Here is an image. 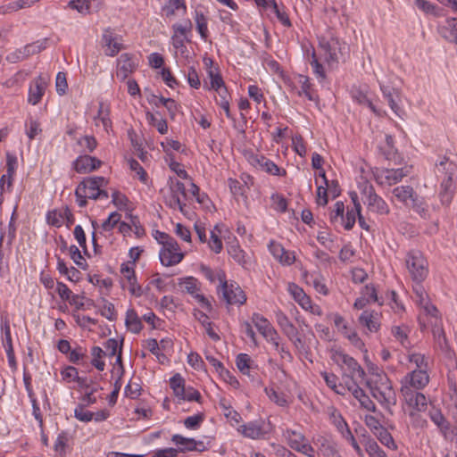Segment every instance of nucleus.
<instances>
[{"instance_id":"nucleus-1","label":"nucleus","mask_w":457,"mask_h":457,"mask_svg":"<svg viewBox=\"0 0 457 457\" xmlns=\"http://www.w3.org/2000/svg\"><path fill=\"white\" fill-rule=\"evenodd\" d=\"M436 174L441 179L439 198L442 204L448 206L455 195L457 181V165L447 157H442L436 162Z\"/></svg>"},{"instance_id":"nucleus-2","label":"nucleus","mask_w":457,"mask_h":457,"mask_svg":"<svg viewBox=\"0 0 457 457\" xmlns=\"http://www.w3.org/2000/svg\"><path fill=\"white\" fill-rule=\"evenodd\" d=\"M372 396L385 408L389 410L396 403V395L386 374L376 375L375 380L368 381Z\"/></svg>"},{"instance_id":"nucleus-3","label":"nucleus","mask_w":457,"mask_h":457,"mask_svg":"<svg viewBox=\"0 0 457 457\" xmlns=\"http://www.w3.org/2000/svg\"><path fill=\"white\" fill-rule=\"evenodd\" d=\"M330 359L342 370V378H364L365 371L357 361L340 348L330 350Z\"/></svg>"},{"instance_id":"nucleus-4","label":"nucleus","mask_w":457,"mask_h":457,"mask_svg":"<svg viewBox=\"0 0 457 457\" xmlns=\"http://www.w3.org/2000/svg\"><path fill=\"white\" fill-rule=\"evenodd\" d=\"M405 265L411 279L415 283H422L428 275V262L419 250H411L405 257Z\"/></svg>"},{"instance_id":"nucleus-5","label":"nucleus","mask_w":457,"mask_h":457,"mask_svg":"<svg viewBox=\"0 0 457 457\" xmlns=\"http://www.w3.org/2000/svg\"><path fill=\"white\" fill-rule=\"evenodd\" d=\"M359 189L363 196L364 204L368 205V208L371 212L381 215L389 213L390 209L388 204L376 193L372 184L369 181L359 182Z\"/></svg>"},{"instance_id":"nucleus-6","label":"nucleus","mask_w":457,"mask_h":457,"mask_svg":"<svg viewBox=\"0 0 457 457\" xmlns=\"http://www.w3.org/2000/svg\"><path fill=\"white\" fill-rule=\"evenodd\" d=\"M282 436L288 446L307 457H315V448L310 444L306 436L300 431L292 428H287L283 431Z\"/></svg>"},{"instance_id":"nucleus-7","label":"nucleus","mask_w":457,"mask_h":457,"mask_svg":"<svg viewBox=\"0 0 457 457\" xmlns=\"http://www.w3.org/2000/svg\"><path fill=\"white\" fill-rule=\"evenodd\" d=\"M429 381L428 370H412L402 378L400 390L422 391Z\"/></svg>"},{"instance_id":"nucleus-8","label":"nucleus","mask_w":457,"mask_h":457,"mask_svg":"<svg viewBox=\"0 0 457 457\" xmlns=\"http://www.w3.org/2000/svg\"><path fill=\"white\" fill-rule=\"evenodd\" d=\"M179 286L181 289L189 294L206 312H211L212 305L208 298H206L201 291V283L194 277H186L179 278Z\"/></svg>"},{"instance_id":"nucleus-9","label":"nucleus","mask_w":457,"mask_h":457,"mask_svg":"<svg viewBox=\"0 0 457 457\" xmlns=\"http://www.w3.org/2000/svg\"><path fill=\"white\" fill-rule=\"evenodd\" d=\"M107 184L108 180L104 177L95 176L85 179L78 186L83 187L89 199L97 200L109 197L108 192L104 189Z\"/></svg>"},{"instance_id":"nucleus-10","label":"nucleus","mask_w":457,"mask_h":457,"mask_svg":"<svg viewBox=\"0 0 457 457\" xmlns=\"http://www.w3.org/2000/svg\"><path fill=\"white\" fill-rule=\"evenodd\" d=\"M403 400L408 408L409 416L416 412H424L428 409V398L421 391L400 390Z\"/></svg>"},{"instance_id":"nucleus-11","label":"nucleus","mask_w":457,"mask_h":457,"mask_svg":"<svg viewBox=\"0 0 457 457\" xmlns=\"http://www.w3.org/2000/svg\"><path fill=\"white\" fill-rule=\"evenodd\" d=\"M165 243V246H162L159 253L161 263L166 267L179 264L185 254L181 252L178 242L175 239H170Z\"/></svg>"},{"instance_id":"nucleus-12","label":"nucleus","mask_w":457,"mask_h":457,"mask_svg":"<svg viewBox=\"0 0 457 457\" xmlns=\"http://www.w3.org/2000/svg\"><path fill=\"white\" fill-rule=\"evenodd\" d=\"M138 67V60L133 54L123 53L117 59L116 76L120 81L127 79Z\"/></svg>"},{"instance_id":"nucleus-13","label":"nucleus","mask_w":457,"mask_h":457,"mask_svg":"<svg viewBox=\"0 0 457 457\" xmlns=\"http://www.w3.org/2000/svg\"><path fill=\"white\" fill-rule=\"evenodd\" d=\"M410 172L411 168L409 167L384 169L375 174V179L380 185L393 186L402 181Z\"/></svg>"},{"instance_id":"nucleus-14","label":"nucleus","mask_w":457,"mask_h":457,"mask_svg":"<svg viewBox=\"0 0 457 457\" xmlns=\"http://www.w3.org/2000/svg\"><path fill=\"white\" fill-rule=\"evenodd\" d=\"M49 78L46 75L40 74L35 78L29 87L28 103L32 105L38 104L47 87Z\"/></svg>"},{"instance_id":"nucleus-15","label":"nucleus","mask_w":457,"mask_h":457,"mask_svg":"<svg viewBox=\"0 0 457 457\" xmlns=\"http://www.w3.org/2000/svg\"><path fill=\"white\" fill-rule=\"evenodd\" d=\"M312 443L317 455L337 457L340 454L337 449L336 442L328 436H315L312 437Z\"/></svg>"},{"instance_id":"nucleus-16","label":"nucleus","mask_w":457,"mask_h":457,"mask_svg":"<svg viewBox=\"0 0 457 457\" xmlns=\"http://www.w3.org/2000/svg\"><path fill=\"white\" fill-rule=\"evenodd\" d=\"M237 430L243 436L253 440L262 439L269 432L263 420L249 421L245 424L240 425Z\"/></svg>"},{"instance_id":"nucleus-17","label":"nucleus","mask_w":457,"mask_h":457,"mask_svg":"<svg viewBox=\"0 0 457 457\" xmlns=\"http://www.w3.org/2000/svg\"><path fill=\"white\" fill-rule=\"evenodd\" d=\"M320 46L323 51V55L328 64L333 65L338 62L343 48L337 38L321 39Z\"/></svg>"},{"instance_id":"nucleus-18","label":"nucleus","mask_w":457,"mask_h":457,"mask_svg":"<svg viewBox=\"0 0 457 457\" xmlns=\"http://www.w3.org/2000/svg\"><path fill=\"white\" fill-rule=\"evenodd\" d=\"M221 288L224 300L228 304H244L246 301L245 292L237 283H228L226 281Z\"/></svg>"},{"instance_id":"nucleus-19","label":"nucleus","mask_w":457,"mask_h":457,"mask_svg":"<svg viewBox=\"0 0 457 457\" xmlns=\"http://www.w3.org/2000/svg\"><path fill=\"white\" fill-rule=\"evenodd\" d=\"M334 324L337 327V330L346 337L351 344L358 349H361L364 346L363 341L360 338L357 332L354 329H352L348 327L347 322L338 313L334 315Z\"/></svg>"},{"instance_id":"nucleus-20","label":"nucleus","mask_w":457,"mask_h":457,"mask_svg":"<svg viewBox=\"0 0 457 457\" xmlns=\"http://www.w3.org/2000/svg\"><path fill=\"white\" fill-rule=\"evenodd\" d=\"M171 441L177 445L179 452H204L207 449L204 441L185 437L179 434L173 435Z\"/></svg>"},{"instance_id":"nucleus-21","label":"nucleus","mask_w":457,"mask_h":457,"mask_svg":"<svg viewBox=\"0 0 457 457\" xmlns=\"http://www.w3.org/2000/svg\"><path fill=\"white\" fill-rule=\"evenodd\" d=\"M102 40L104 46L106 47L104 54L107 56L113 57L123 49L121 38L115 35L111 28L104 29Z\"/></svg>"},{"instance_id":"nucleus-22","label":"nucleus","mask_w":457,"mask_h":457,"mask_svg":"<svg viewBox=\"0 0 457 457\" xmlns=\"http://www.w3.org/2000/svg\"><path fill=\"white\" fill-rule=\"evenodd\" d=\"M101 165L102 162L99 159L88 154L80 155L73 162L74 170L80 174L96 170L99 169Z\"/></svg>"},{"instance_id":"nucleus-23","label":"nucleus","mask_w":457,"mask_h":457,"mask_svg":"<svg viewBox=\"0 0 457 457\" xmlns=\"http://www.w3.org/2000/svg\"><path fill=\"white\" fill-rule=\"evenodd\" d=\"M379 88L382 92L383 97L387 101L391 110L398 117H402L403 114V111L399 105L400 91L396 88L386 86L382 83H379Z\"/></svg>"},{"instance_id":"nucleus-24","label":"nucleus","mask_w":457,"mask_h":457,"mask_svg":"<svg viewBox=\"0 0 457 457\" xmlns=\"http://www.w3.org/2000/svg\"><path fill=\"white\" fill-rule=\"evenodd\" d=\"M351 96L355 103L359 104L360 105L368 107L375 115L381 117L386 114L385 111L376 107V105L369 97L368 92L366 90L361 87H353L351 91Z\"/></svg>"},{"instance_id":"nucleus-25","label":"nucleus","mask_w":457,"mask_h":457,"mask_svg":"<svg viewBox=\"0 0 457 457\" xmlns=\"http://www.w3.org/2000/svg\"><path fill=\"white\" fill-rule=\"evenodd\" d=\"M252 163L260 170L275 176L284 177L287 174L286 170L280 169L271 160L263 155H255L252 157Z\"/></svg>"},{"instance_id":"nucleus-26","label":"nucleus","mask_w":457,"mask_h":457,"mask_svg":"<svg viewBox=\"0 0 457 457\" xmlns=\"http://www.w3.org/2000/svg\"><path fill=\"white\" fill-rule=\"evenodd\" d=\"M162 14L166 18L174 16H184L187 13V4L185 0H168L162 7Z\"/></svg>"},{"instance_id":"nucleus-27","label":"nucleus","mask_w":457,"mask_h":457,"mask_svg":"<svg viewBox=\"0 0 457 457\" xmlns=\"http://www.w3.org/2000/svg\"><path fill=\"white\" fill-rule=\"evenodd\" d=\"M359 323L364 327L368 332L376 333L380 328L378 314L374 311H364L360 315Z\"/></svg>"},{"instance_id":"nucleus-28","label":"nucleus","mask_w":457,"mask_h":457,"mask_svg":"<svg viewBox=\"0 0 457 457\" xmlns=\"http://www.w3.org/2000/svg\"><path fill=\"white\" fill-rule=\"evenodd\" d=\"M394 197L404 206L409 207L411 202L418 195L411 186H398L392 191Z\"/></svg>"},{"instance_id":"nucleus-29","label":"nucleus","mask_w":457,"mask_h":457,"mask_svg":"<svg viewBox=\"0 0 457 457\" xmlns=\"http://www.w3.org/2000/svg\"><path fill=\"white\" fill-rule=\"evenodd\" d=\"M422 311V314L419 317V323L421 330L427 328L426 321L424 320V317L434 319L435 322L441 321V314L438 309L429 301L427 304L421 305L420 307Z\"/></svg>"},{"instance_id":"nucleus-30","label":"nucleus","mask_w":457,"mask_h":457,"mask_svg":"<svg viewBox=\"0 0 457 457\" xmlns=\"http://www.w3.org/2000/svg\"><path fill=\"white\" fill-rule=\"evenodd\" d=\"M439 33L445 40L457 45V19L447 18L445 25L439 28Z\"/></svg>"},{"instance_id":"nucleus-31","label":"nucleus","mask_w":457,"mask_h":457,"mask_svg":"<svg viewBox=\"0 0 457 457\" xmlns=\"http://www.w3.org/2000/svg\"><path fill=\"white\" fill-rule=\"evenodd\" d=\"M380 154L389 161H395L398 152L395 146V139L391 135H386L385 141L378 145Z\"/></svg>"},{"instance_id":"nucleus-32","label":"nucleus","mask_w":457,"mask_h":457,"mask_svg":"<svg viewBox=\"0 0 457 457\" xmlns=\"http://www.w3.org/2000/svg\"><path fill=\"white\" fill-rule=\"evenodd\" d=\"M192 22L189 19H186L183 22H177L171 26L172 35L171 37L177 36L179 39H187V42H190L189 36L192 32Z\"/></svg>"},{"instance_id":"nucleus-33","label":"nucleus","mask_w":457,"mask_h":457,"mask_svg":"<svg viewBox=\"0 0 457 457\" xmlns=\"http://www.w3.org/2000/svg\"><path fill=\"white\" fill-rule=\"evenodd\" d=\"M276 320L281 331L287 337H292L295 334L297 328L290 321L288 317L281 311L275 312Z\"/></svg>"},{"instance_id":"nucleus-34","label":"nucleus","mask_w":457,"mask_h":457,"mask_svg":"<svg viewBox=\"0 0 457 457\" xmlns=\"http://www.w3.org/2000/svg\"><path fill=\"white\" fill-rule=\"evenodd\" d=\"M95 123L98 126L103 125L104 129L108 132L112 128V120L110 119V108L104 102L99 103L97 115L94 118Z\"/></svg>"},{"instance_id":"nucleus-35","label":"nucleus","mask_w":457,"mask_h":457,"mask_svg":"<svg viewBox=\"0 0 457 457\" xmlns=\"http://www.w3.org/2000/svg\"><path fill=\"white\" fill-rule=\"evenodd\" d=\"M71 215V210L66 206L62 210H52L46 214V221L49 225L60 228L64 224V217Z\"/></svg>"},{"instance_id":"nucleus-36","label":"nucleus","mask_w":457,"mask_h":457,"mask_svg":"<svg viewBox=\"0 0 457 457\" xmlns=\"http://www.w3.org/2000/svg\"><path fill=\"white\" fill-rule=\"evenodd\" d=\"M219 404L223 415L226 417L231 426H235L240 423L242 420L241 415L232 408V406L225 398L220 399Z\"/></svg>"},{"instance_id":"nucleus-37","label":"nucleus","mask_w":457,"mask_h":457,"mask_svg":"<svg viewBox=\"0 0 457 457\" xmlns=\"http://www.w3.org/2000/svg\"><path fill=\"white\" fill-rule=\"evenodd\" d=\"M303 274L306 283L312 286L318 293L323 295H327L328 294V289L324 283V279L319 273L311 274L304 272Z\"/></svg>"},{"instance_id":"nucleus-38","label":"nucleus","mask_w":457,"mask_h":457,"mask_svg":"<svg viewBox=\"0 0 457 457\" xmlns=\"http://www.w3.org/2000/svg\"><path fill=\"white\" fill-rule=\"evenodd\" d=\"M194 20L195 22L196 30L199 33L201 38L203 40L206 41L209 37L207 17L204 15V13L201 10L195 9Z\"/></svg>"},{"instance_id":"nucleus-39","label":"nucleus","mask_w":457,"mask_h":457,"mask_svg":"<svg viewBox=\"0 0 457 457\" xmlns=\"http://www.w3.org/2000/svg\"><path fill=\"white\" fill-rule=\"evenodd\" d=\"M361 444L364 445L369 457H384L386 454L378 443L370 436L363 435Z\"/></svg>"},{"instance_id":"nucleus-40","label":"nucleus","mask_w":457,"mask_h":457,"mask_svg":"<svg viewBox=\"0 0 457 457\" xmlns=\"http://www.w3.org/2000/svg\"><path fill=\"white\" fill-rule=\"evenodd\" d=\"M125 324L128 329L134 334H138L143 329L141 319L134 309L127 311Z\"/></svg>"},{"instance_id":"nucleus-41","label":"nucleus","mask_w":457,"mask_h":457,"mask_svg":"<svg viewBox=\"0 0 457 457\" xmlns=\"http://www.w3.org/2000/svg\"><path fill=\"white\" fill-rule=\"evenodd\" d=\"M195 317L203 325L208 337L217 342L220 339V336L214 331L212 323L210 321L208 315L202 311H195Z\"/></svg>"},{"instance_id":"nucleus-42","label":"nucleus","mask_w":457,"mask_h":457,"mask_svg":"<svg viewBox=\"0 0 457 457\" xmlns=\"http://www.w3.org/2000/svg\"><path fill=\"white\" fill-rule=\"evenodd\" d=\"M228 253L239 265L246 267L249 263V257L237 243L229 245L228 246Z\"/></svg>"},{"instance_id":"nucleus-43","label":"nucleus","mask_w":457,"mask_h":457,"mask_svg":"<svg viewBox=\"0 0 457 457\" xmlns=\"http://www.w3.org/2000/svg\"><path fill=\"white\" fill-rule=\"evenodd\" d=\"M236 364L240 372L250 376L251 370L257 368V365L247 353H239L236 359Z\"/></svg>"},{"instance_id":"nucleus-44","label":"nucleus","mask_w":457,"mask_h":457,"mask_svg":"<svg viewBox=\"0 0 457 457\" xmlns=\"http://www.w3.org/2000/svg\"><path fill=\"white\" fill-rule=\"evenodd\" d=\"M409 208L412 209L413 212H415L424 220H428L430 218L428 205L425 202L424 198L420 196L419 195H417L416 197L412 199Z\"/></svg>"},{"instance_id":"nucleus-45","label":"nucleus","mask_w":457,"mask_h":457,"mask_svg":"<svg viewBox=\"0 0 457 457\" xmlns=\"http://www.w3.org/2000/svg\"><path fill=\"white\" fill-rule=\"evenodd\" d=\"M252 322L258 329V331L262 335V337L268 335L275 329L270 322L260 313L255 312L253 314Z\"/></svg>"},{"instance_id":"nucleus-46","label":"nucleus","mask_w":457,"mask_h":457,"mask_svg":"<svg viewBox=\"0 0 457 457\" xmlns=\"http://www.w3.org/2000/svg\"><path fill=\"white\" fill-rule=\"evenodd\" d=\"M320 376L323 378L326 385L331 388L335 393L344 395L345 394V387L343 384H338V378L333 374L326 371L320 372Z\"/></svg>"},{"instance_id":"nucleus-47","label":"nucleus","mask_w":457,"mask_h":457,"mask_svg":"<svg viewBox=\"0 0 457 457\" xmlns=\"http://www.w3.org/2000/svg\"><path fill=\"white\" fill-rule=\"evenodd\" d=\"M24 126L25 134L27 135L29 141L34 140L38 135L42 133L40 122L31 116L26 120Z\"/></svg>"},{"instance_id":"nucleus-48","label":"nucleus","mask_w":457,"mask_h":457,"mask_svg":"<svg viewBox=\"0 0 457 457\" xmlns=\"http://www.w3.org/2000/svg\"><path fill=\"white\" fill-rule=\"evenodd\" d=\"M432 334L436 343L440 347V349L446 351L448 349V344L441 321L435 322L432 328Z\"/></svg>"},{"instance_id":"nucleus-49","label":"nucleus","mask_w":457,"mask_h":457,"mask_svg":"<svg viewBox=\"0 0 457 457\" xmlns=\"http://www.w3.org/2000/svg\"><path fill=\"white\" fill-rule=\"evenodd\" d=\"M407 360L416 367L414 370H428V357L423 353L410 352L407 354Z\"/></svg>"},{"instance_id":"nucleus-50","label":"nucleus","mask_w":457,"mask_h":457,"mask_svg":"<svg viewBox=\"0 0 457 457\" xmlns=\"http://www.w3.org/2000/svg\"><path fill=\"white\" fill-rule=\"evenodd\" d=\"M297 82L301 86V90L298 92V96L303 95L306 96L310 101L316 100L315 96L312 92V83L310 81L309 77L305 75L299 74L297 76Z\"/></svg>"},{"instance_id":"nucleus-51","label":"nucleus","mask_w":457,"mask_h":457,"mask_svg":"<svg viewBox=\"0 0 457 457\" xmlns=\"http://www.w3.org/2000/svg\"><path fill=\"white\" fill-rule=\"evenodd\" d=\"M361 295L368 300L369 303H377L380 306L384 304L382 297L378 295V291L374 284H368L363 287Z\"/></svg>"},{"instance_id":"nucleus-52","label":"nucleus","mask_w":457,"mask_h":457,"mask_svg":"<svg viewBox=\"0 0 457 457\" xmlns=\"http://www.w3.org/2000/svg\"><path fill=\"white\" fill-rule=\"evenodd\" d=\"M412 291L414 302L419 307L431 301L421 283H415L412 287Z\"/></svg>"},{"instance_id":"nucleus-53","label":"nucleus","mask_w":457,"mask_h":457,"mask_svg":"<svg viewBox=\"0 0 457 457\" xmlns=\"http://www.w3.org/2000/svg\"><path fill=\"white\" fill-rule=\"evenodd\" d=\"M170 386L174 395L179 399L185 393V379L179 373H176L170 378Z\"/></svg>"},{"instance_id":"nucleus-54","label":"nucleus","mask_w":457,"mask_h":457,"mask_svg":"<svg viewBox=\"0 0 457 457\" xmlns=\"http://www.w3.org/2000/svg\"><path fill=\"white\" fill-rule=\"evenodd\" d=\"M33 4V1L30 0H18L12 2L6 5L0 6V14L11 13L20 9L30 7Z\"/></svg>"},{"instance_id":"nucleus-55","label":"nucleus","mask_w":457,"mask_h":457,"mask_svg":"<svg viewBox=\"0 0 457 457\" xmlns=\"http://www.w3.org/2000/svg\"><path fill=\"white\" fill-rule=\"evenodd\" d=\"M105 354L106 353L100 346H93L91 349V364L99 371H103L105 368V362L102 360Z\"/></svg>"},{"instance_id":"nucleus-56","label":"nucleus","mask_w":457,"mask_h":457,"mask_svg":"<svg viewBox=\"0 0 457 457\" xmlns=\"http://www.w3.org/2000/svg\"><path fill=\"white\" fill-rule=\"evenodd\" d=\"M375 436L378 440L388 449L393 451L397 450L398 446L386 428H383L382 430L378 431Z\"/></svg>"},{"instance_id":"nucleus-57","label":"nucleus","mask_w":457,"mask_h":457,"mask_svg":"<svg viewBox=\"0 0 457 457\" xmlns=\"http://www.w3.org/2000/svg\"><path fill=\"white\" fill-rule=\"evenodd\" d=\"M202 271L204 276L212 283H214L215 281H219L220 285L219 287H222V285L227 281L226 280V275L224 271L218 270L213 271L209 267H203Z\"/></svg>"},{"instance_id":"nucleus-58","label":"nucleus","mask_w":457,"mask_h":457,"mask_svg":"<svg viewBox=\"0 0 457 457\" xmlns=\"http://www.w3.org/2000/svg\"><path fill=\"white\" fill-rule=\"evenodd\" d=\"M360 403V406L369 411L375 412L376 411V405L372 402V400L365 394V392L361 390L355 391L354 396H353Z\"/></svg>"},{"instance_id":"nucleus-59","label":"nucleus","mask_w":457,"mask_h":457,"mask_svg":"<svg viewBox=\"0 0 457 457\" xmlns=\"http://www.w3.org/2000/svg\"><path fill=\"white\" fill-rule=\"evenodd\" d=\"M62 380L66 382H78L79 386H82L84 378L79 377L78 370L73 366H68L61 371Z\"/></svg>"},{"instance_id":"nucleus-60","label":"nucleus","mask_w":457,"mask_h":457,"mask_svg":"<svg viewBox=\"0 0 457 457\" xmlns=\"http://www.w3.org/2000/svg\"><path fill=\"white\" fill-rule=\"evenodd\" d=\"M361 214V210H358V212L354 211L353 207H347L346 214L344 216L342 224L346 230H351L356 221V217Z\"/></svg>"},{"instance_id":"nucleus-61","label":"nucleus","mask_w":457,"mask_h":457,"mask_svg":"<svg viewBox=\"0 0 457 457\" xmlns=\"http://www.w3.org/2000/svg\"><path fill=\"white\" fill-rule=\"evenodd\" d=\"M270 6L271 7L273 12L276 14V17L283 26L287 28H290L292 26L291 21L284 7L280 8L277 4L276 1H273L271 4H270Z\"/></svg>"},{"instance_id":"nucleus-62","label":"nucleus","mask_w":457,"mask_h":457,"mask_svg":"<svg viewBox=\"0 0 457 457\" xmlns=\"http://www.w3.org/2000/svg\"><path fill=\"white\" fill-rule=\"evenodd\" d=\"M408 334L409 328L407 326H395L392 328V335L404 347L409 344Z\"/></svg>"},{"instance_id":"nucleus-63","label":"nucleus","mask_w":457,"mask_h":457,"mask_svg":"<svg viewBox=\"0 0 457 457\" xmlns=\"http://www.w3.org/2000/svg\"><path fill=\"white\" fill-rule=\"evenodd\" d=\"M121 215L117 212H112L108 218L102 223L101 229L104 232L112 231L120 222Z\"/></svg>"},{"instance_id":"nucleus-64","label":"nucleus","mask_w":457,"mask_h":457,"mask_svg":"<svg viewBox=\"0 0 457 457\" xmlns=\"http://www.w3.org/2000/svg\"><path fill=\"white\" fill-rule=\"evenodd\" d=\"M438 429L445 440L453 441L457 438V428L452 426L447 420Z\"/></svg>"}]
</instances>
